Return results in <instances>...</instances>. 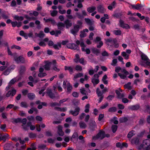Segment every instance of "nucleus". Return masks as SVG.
I'll return each instance as SVG.
<instances>
[{
	"mask_svg": "<svg viewBox=\"0 0 150 150\" xmlns=\"http://www.w3.org/2000/svg\"><path fill=\"white\" fill-rule=\"evenodd\" d=\"M58 29H62L64 27V24L62 23H58L57 24Z\"/></svg>",
	"mask_w": 150,
	"mask_h": 150,
	"instance_id": "23",
	"label": "nucleus"
},
{
	"mask_svg": "<svg viewBox=\"0 0 150 150\" xmlns=\"http://www.w3.org/2000/svg\"><path fill=\"white\" fill-rule=\"evenodd\" d=\"M96 9V8L95 7L93 6L88 8L87 9V11L89 13H92Z\"/></svg>",
	"mask_w": 150,
	"mask_h": 150,
	"instance_id": "28",
	"label": "nucleus"
},
{
	"mask_svg": "<svg viewBox=\"0 0 150 150\" xmlns=\"http://www.w3.org/2000/svg\"><path fill=\"white\" fill-rule=\"evenodd\" d=\"M76 44L79 45L80 44V46L82 47V51H85L86 54H89L90 53V50L89 49H86V50H85V48L86 47V46L84 44V43L83 42H81L80 43L79 40H77L76 42Z\"/></svg>",
	"mask_w": 150,
	"mask_h": 150,
	"instance_id": "4",
	"label": "nucleus"
},
{
	"mask_svg": "<svg viewBox=\"0 0 150 150\" xmlns=\"http://www.w3.org/2000/svg\"><path fill=\"white\" fill-rule=\"evenodd\" d=\"M47 94L51 98H53L54 97L53 94L52 93L51 91L47 92Z\"/></svg>",
	"mask_w": 150,
	"mask_h": 150,
	"instance_id": "63",
	"label": "nucleus"
},
{
	"mask_svg": "<svg viewBox=\"0 0 150 150\" xmlns=\"http://www.w3.org/2000/svg\"><path fill=\"white\" fill-rule=\"evenodd\" d=\"M16 93V91L14 89H13L11 91H9L6 94V96L8 97L10 96H13Z\"/></svg>",
	"mask_w": 150,
	"mask_h": 150,
	"instance_id": "16",
	"label": "nucleus"
},
{
	"mask_svg": "<svg viewBox=\"0 0 150 150\" xmlns=\"http://www.w3.org/2000/svg\"><path fill=\"white\" fill-rule=\"evenodd\" d=\"M76 58L74 59V62H79V54H77L76 55Z\"/></svg>",
	"mask_w": 150,
	"mask_h": 150,
	"instance_id": "57",
	"label": "nucleus"
},
{
	"mask_svg": "<svg viewBox=\"0 0 150 150\" xmlns=\"http://www.w3.org/2000/svg\"><path fill=\"white\" fill-rule=\"evenodd\" d=\"M12 26L13 27L17 26L18 27H20L21 25V23L20 22H13L11 23Z\"/></svg>",
	"mask_w": 150,
	"mask_h": 150,
	"instance_id": "20",
	"label": "nucleus"
},
{
	"mask_svg": "<svg viewBox=\"0 0 150 150\" xmlns=\"http://www.w3.org/2000/svg\"><path fill=\"white\" fill-rule=\"evenodd\" d=\"M109 135L107 134L105 136L104 134V132L103 131L101 130L98 134L96 136L93 137V139L95 140L98 139H102L105 137H109Z\"/></svg>",
	"mask_w": 150,
	"mask_h": 150,
	"instance_id": "3",
	"label": "nucleus"
},
{
	"mask_svg": "<svg viewBox=\"0 0 150 150\" xmlns=\"http://www.w3.org/2000/svg\"><path fill=\"white\" fill-rule=\"evenodd\" d=\"M67 47L69 48L74 50H78L79 49L78 46L74 44H68L67 45Z\"/></svg>",
	"mask_w": 150,
	"mask_h": 150,
	"instance_id": "9",
	"label": "nucleus"
},
{
	"mask_svg": "<svg viewBox=\"0 0 150 150\" xmlns=\"http://www.w3.org/2000/svg\"><path fill=\"white\" fill-rule=\"evenodd\" d=\"M90 106L89 104L86 105L85 107V110H84L85 112L87 113L89 112Z\"/></svg>",
	"mask_w": 150,
	"mask_h": 150,
	"instance_id": "42",
	"label": "nucleus"
},
{
	"mask_svg": "<svg viewBox=\"0 0 150 150\" xmlns=\"http://www.w3.org/2000/svg\"><path fill=\"white\" fill-rule=\"evenodd\" d=\"M21 106L22 107L26 108L28 105L25 102H22L21 103Z\"/></svg>",
	"mask_w": 150,
	"mask_h": 150,
	"instance_id": "55",
	"label": "nucleus"
},
{
	"mask_svg": "<svg viewBox=\"0 0 150 150\" xmlns=\"http://www.w3.org/2000/svg\"><path fill=\"white\" fill-rule=\"evenodd\" d=\"M96 93L98 96H102L103 93H102L100 91L99 88H97L96 90Z\"/></svg>",
	"mask_w": 150,
	"mask_h": 150,
	"instance_id": "46",
	"label": "nucleus"
},
{
	"mask_svg": "<svg viewBox=\"0 0 150 150\" xmlns=\"http://www.w3.org/2000/svg\"><path fill=\"white\" fill-rule=\"evenodd\" d=\"M78 137V135L77 133H75L72 136L71 140L72 141L73 138H77Z\"/></svg>",
	"mask_w": 150,
	"mask_h": 150,
	"instance_id": "61",
	"label": "nucleus"
},
{
	"mask_svg": "<svg viewBox=\"0 0 150 150\" xmlns=\"http://www.w3.org/2000/svg\"><path fill=\"white\" fill-rule=\"evenodd\" d=\"M46 75H47V74L45 73H44L43 72H40V73L38 74V76L39 77H42L45 76H46Z\"/></svg>",
	"mask_w": 150,
	"mask_h": 150,
	"instance_id": "54",
	"label": "nucleus"
},
{
	"mask_svg": "<svg viewBox=\"0 0 150 150\" xmlns=\"http://www.w3.org/2000/svg\"><path fill=\"white\" fill-rule=\"evenodd\" d=\"M14 18L15 20L20 21H22L23 19V18L22 16H15Z\"/></svg>",
	"mask_w": 150,
	"mask_h": 150,
	"instance_id": "35",
	"label": "nucleus"
},
{
	"mask_svg": "<svg viewBox=\"0 0 150 150\" xmlns=\"http://www.w3.org/2000/svg\"><path fill=\"white\" fill-rule=\"evenodd\" d=\"M64 23L65 24L67 28H68L72 25V23H70L68 20L65 21Z\"/></svg>",
	"mask_w": 150,
	"mask_h": 150,
	"instance_id": "24",
	"label": "nucleus"
},
{
	"mask_svg": "<svg viewBox=\"0 0 150 150\" xmlns=\"http://www.w3.org/2000/svg\"><path fill=\"white\" fill-rule=\"evenodd\" d=\"M115 71L118 73V76L122 79H125L127 75L129 74L128 72L125 69H122L120 67L115 68Z\"/></svg>",
	"mask_w": 150,
	"mask_h": 150,
	"instance_id": "1",
	"label": "nucleus"
},
{
	"mask_svg": "<svg viewBox=\"0 0 150 150\" xmlns=\"http://www.w3.org/2000/svg\"><path fill=\"white\" fill-rule=\"evenodd\" d=\"M107 79V76L106 75H105L103 76L102 79V81H103V83L105 84H107L108 83V81L106 79Z\"/></svg>",
	"mask_w": 150,
	"mask_h": 150,
	"instance_id": "36",
	"label": "nucleus"
},
{
	"mask_svg": "<svg viewBox=\"0 0 150 150\" xmlns=\"http://www.w3.org/2000/svg\"><path fill=\"white\" fill-rule=\"evenodd\" d=\"M142 59L144 62L145 64L150 67V60L145 54H142L141 55Z\"/></svg>",
	"mask_w": 150,
	"mask_h": 150,
	"instance_id": "5",
	"label": "nucleus"
},
{
	"mask_svg": "<svg viewBox=\"0 0 150 150\" xmlns=\"http://www.w3.org/2000/svg\"><path fill=\"white\" fill-rule=\"evenodd\" d=\"M11 48L13 49V48H15L17 49L20 50L21 49L20 47L19 46H18L15 45H13L11 47Z\"/></svg>",
	"mask_w": 150,
	"mask_h": 150,
	"instance_id": "62",
	"label": "nucleus"
},
{
	"mask_svg": "<svg viewBox=\"0 0 150 150\" xmlns=\"http://www.w3.org/2000/svg\"><path fill=\"white\" fill-rule=\"evenodd\" d=\"M127 120V117H124L120 118V121L121 122H126Z\"/></svg>",
	"mask_w": 150,
	"mask_h": 150,
	"instance_id": "47",
	"label": "nucleus"
},
{
	"mask_svg": "<svg viewBox=\"0 0 150 150\" xmlns=\"http://www.w3.org/2000/svg\"><path fill=\"white\" fill-rule=\"evenodd\" d=\"M16 54H13V55L14 56V59L15 61H16L17 63L21 62L23 63L25 62V60L23 57L21 56H20L18 57H16L15 56L16 55Z\"/></svg>",
	"mask_w": 150,
	"mask_h": 150,
	"instance_id": "7",
	"label": "nucleus"
},
{
	"mask_svg": "<svg viewBox=\"0 0 150 150\" xmlns=\"http://www.w3.org/2000/svg\"><path fill=\"white\" fill-rule=\"evenodd\" d=\"M38 14V12L36 11H34L33 13H30L29 15L30 16H32L33 15H34L35 16H37Z\"/></svg>",
	"mask_w": 150,
	"mask_h": 150,
	"instance_id": "58",
	"label": "nucleus"
},
{
	"mask_svg": "<svg viewBox=\"0 0 150 150\" xmlns=\"http://www.w3.org/2000/svg\"><path fill=\"white\" fill-rule=\"evenodd\" d=\"M139 140L137 138H134L132 139L131 141V143L133 144H138Z\"/></svg>",
	"mask_w": 150,
	"mask_h": 150,
	"instance_id": "25",
	"label": "nucleus"
},
{
	"mask_svg": "<svg viewBox=\"0 0 150 150\" xmlns=\"http://www.w3.org/2000/svg\"><path fill=\"white\" fill-rule=\"evenodd\" d=\"M112 132H115L117 130V126L116 125H113L112 127Z\"/></svg>",
	"mask_w": 150,
	"mask_h": 150,
	"instance_id": "53",
	"label": "nucleus"
},
{
	"mask_svg": "<svg viewBox=\"0 0 150 150\" xmlns=\"http://www.w3.org/2000/svg\"><path fill=\"white\" fill-rule=\"evenodd\" d=\"M99 77L98 74H96L94 75L93 78L92 79V82L94 85H95L98 83L99 80L98 78Z\"/></svg>",
	"mask_w": 150,
	"mask_h": 150,
	"instance_id": "8",
	"label": "nucleus"
},
{
	"mask_svg": "<svg viewBox=\"0 0 150 150\" xmlns=\"http://www.w3.org/2000/svg\"><path fill=\"white\" fill-rule=\"evenodd\" d=\"M120 26L123 28L128 29L130 28L129 26L128 25L124 23L123 21L122 20L120 21Z\"/></svg>",
	"mask_w": 150,
	"mask_h": 150,
	"instance_id": "10",
	"label": "nucleus"
},
{
	"mask_svg": "<svg viewBox=\"0 0 150 150\" xmlns=\"http://www.w3.org/2000/svg\"><path fill=\"white\" fill-rule=\"evenodd\" d=\"M44 20L46 22H47L49 21L50 22H51V23L53 25H54L56 23L55 21L54 20L51 18L45 20V18H44Z\"/></svg>",
	"mask_w": 150,
	"mask_h": 150,
	"instance_id": "29",
	"label": "nucleus"
},
{
	"mask_svg": "<svg viewBox=\"0 0 150 150\" xmlns=\"http://www.w3.org/2000/svg\"><path fill=\"white\" fill-rule=\"evenodd\" d=\"M10 71L9 69L8 68L4 71V74L5 75H7L9 74Z\"/></svg>",
	"mask_w": 150,
	"mask_h": 150,
	"instance_id": "56",
	"label": "nucleus"
},
{
	"mask_svg": "<svg viewBox=\"0 0 150 150\" xmlns=\"http://www.w3.org/2000/svg\"><path fill=\"white\" fill-rule=\"evenodd\" d=\"M57 63L56 60H53L52 61V64L53 66V69L54 71H58L60 69L57 67Z\"/></svg>",
	"mask_w": 150,
	"mask_h": 150,
	"instance_id": "13",
	"label": "nucleus"
},
{
	"mask_svg": "<svg viewBox=\"0 0 150 150\" xmlns=\"http://www.w3.org/2000/svg\"><path fill=\"white\" fill-rule=\"evenodd\" d=\"M134 134V131H132L129 132L127 135V137L128 138H131Z\"/></svg>",
	"mask_w": 150,
	"mask_h": 150,
	"instance_id": "40",
	"label": "nucleus"
},
{
	"mask_svg": "<svg viewBox=\"0 0 150 150\" xmlns=\"http://www.w3.org/2000/svg\"><path fill=\"white\" fill-rule=\"evenodd\" d=\"M58 13L57 11L54 10L52 11H51V14L52 16H55L57 15Z\"/></svg>",
	"mask_w": 150,
	"mask_h": 150,
	"instance_id": "43",
	"label": "nucleus"
},
{
	"mask_svg": "<svg viewBox=\"0 0 150 150\" xmlns=\"http://www.w3.org/2000/svg\"><path fill=\"white\" fill-rule=\"evenodd\" d=\"M125 88L126 89H127L129 90L131 89V83L129 82L127 84H125L124 86Z\"/></svg>",
	"mask_w": 150,
	"mask_h": 150,
	"instance_id": "31",
	"label": "nucleus"
},
{
	"mask_svg": "<svg viewBox=\"0 0 150 150\" xmlns=\"http://www.w3.org/2000/svg\"><path fill=\"white\" fill-rule=\"evenodd\" d=\"M139 108V106L138 105L132 106L130 107V108L132 110H137Z\"/></svg>",
	"mask_w": 150,
	"mask_h": 150,
	"instance_id": "33",
	"label": "nucleus"
},
{
	"mask_svg": "<svg viewBox=\"0 0 150 150\" xmlns=\"http://www.w3.org/2000/svg\"><path fill=\"white\" fill-rule=\"evenodd\" d=\"M138 150H150V140L146 139L144 140L142 145L138 148Z\"/></svg>",
	"mask_w": 150,
	"mask_h": 150,
	"instance_id": "2",
	"label": "nucleus"
},
{
	"mask_svg": "<svg viewBox=\"0 0 150 150\" xmlns=\"http://www.w3.org/2000/svg\"><path fill=\"white\" fill-rule=\"evenodd\" d=\"M131 6L132 8L137 10L140 9L141 7V6L139 4H137L136 5H132Z\"/></svg>",
	"mask_w": 150,
	"mask_h": 150,
	"instance_id": "26",
	"label": "nucleus"
},
{
	"mask_svg": "<svg viewBox=\"0 0 150 150\" xmlns=\"http://www.w3.org/2000/svg\"><path fill=\"white\" fill-rule=\"evenodd\" d=\"M80 27V26L78 25H75L74 29L71 30V33L73 35H75L76 33L78 31Z\"/></svg>",
	"mask_w": 150,
	"mask_h": 150,
	"instance_id": "11",
	"label": "nucleus"
},
{
	"mask_svg": "<svg viewBox=\"0 0 150 150\" xmlns=\"http://www.w3.org/2000/svg\"><path fill=\"white\" fill-rule=\"evenodd\" d=\"M35 35L40 38H43L45 36V34L42 31H40L39 34L36 33Z\"/></svg>",
	"mask_w": 150,
	"mask_h": 150,
	"instance_id": "32",
	"label": "nucleus"
},
{
	"mask_svg": "<svg viewBox=\"0 0 150 150\" xmlns=\"http://www.w3.org/2000/svg\"><path fill=\"white\" fill-rule=\"evenodd\" d=\"M57 132L60 136H62L64 135V133L62 130V127L61 126L59 125L58 126Z\"/></svg>",
	"mask_w": 150,
	"mask_h": 150,
	"instance_id": "18",
	"label": "nucleus"
},
{
	"mask_svg": "<svg viewBox=\"0 0 150 150\" xmlns=\"http://www.w3.org/2000/svg\"><path fill=\"white\" fill-rule=\"evenodd\" d=\"M83 75V74L81 73H78L76 75H75L74 76V79L75 80V79L78 78H79L82 76Z\"/></svg>",
	"mask_w": 150,
	"mask_h": 150,
	"instance_id": "37",
	"label": "nucleus"
},
{
	"mask_svg": "<svg viewBox=\"0 0 150 150\" xmlns=\"http://www.w3.org/2000/svg\"><path fill=\"white\" fill-rule=\"evenodd\" d=\"M45 64L44 66L45 69L47 70H48L50 69V65L52 64V63L49 61H45Z\"/></svg>",
	"mask_w": 150,
	"mask_h": 150,
	"instance_id": "12",
	"label": "nucleus"
},
{
	"mask_svg": "<svg viewBox=\"0 0 150 150\" xmlns=\"http://www.w3.org/2000/svg\"><path fill=\"white\" fill-rule=\"evenodd\" d=\"M122 92V90L120 88H119L118 90L116 91V93L118 98H121L124 96L123 94H121L120 92Z\"/></svg>",
	"mask_w": 150,
	"mask_h": 150,
	"instance_id": "15",
	"label": "nucleus"
},
{
	"mask_svg": "<svg viewBox=\"0 0 150 150\" xmlns=\"http://www.w3.org/2000/svg\"><path fill=\"white\" fill-rule=\"evenodd\" d=\"M28 97L30 99H33L35 97V95L32 93H29L28 94Z\"/></svg>",
	"mask_w": 150,
	"mask_h": 150,
	"instance_id": "39",
	"label": "nucleus"
},
{
	"mask_svg": "<svg viewBox=\"0 0 150 150\" xmlns=\"http://www.w3.org/2000/svg\"><path fill=\"white\" fill-rule=\"evenodd\" d=\"M83 0H78V1H77L76 0H74V3H76L77 1L78 3L77 7L79 8H81L83 7V5L81 3V2H83Z\"/></svg>",
	"mask_w": 150,
	"mask_h": 150,
	"instance_id": "19",
	"label": "nucleus"
},
{
	"mask_svg": "<svg viewBox=\"0 0 150 150\" xmlns=\"http://www.w3.org/2000/svg\"><path fill=\"white\" fill-rule=\"evenodd\" d=\"M80 126L81 128H85L86 127V124L83 122H81L79 123Z\"/></svg>",
	"mask_w": 150,
	"mask_h": 150,
	"instance_id": "48",
	"label": "nucleus"
},
{
	"mask_svg": "<svg viewBox=\"0 0 150 150\" xmlns=\"http://www.w3.org/2000/svg\"><path fill=\"white\" fill-rule=\"evenodd\" d=\"M98 11L100 13H103L105 11L104 8L101 6H99L98 8Z\"/></svg>",
	"mask_w": 150,
	"mask_h": 150,
	"instance_id": "30",
	"label": "nucleus"
},
{
	"mask_svg": "<svg viewBox=\"0 0 150 150\" xmlns=\"http://www.w3.org/2000/svg\"><path fill=\"white\" fill-rule=\"evenodd\" d=\"M108 105V104L107 103H105L104 105H102L100 108L101 109H105L106 108Z\"/></svg>",
	"mask_w": 150,
	"mask_h": 150,
	"instance_id": "60",
	"label": "nucleus"
},
{
	"mask_svg": "<svg viewBox=\"0 0 150 150\" xmlns=\"http://www.w3.org/2000/svg\"><path fill=\"white\" fill-rule=\"evenodd\" d=\"M116 108L115 107H113L110 108L109 110L108 111L110 112H114L116 111Z\"/></svg>",
	"mask_w": 150,
	"mask_h": 150,
	"instance_id": "51",
	"label": "nucleus"
},
{
	"mask_svg": "<svg viewBox=\"0 0 150 150\" xmlns=\"http://www.w3.org/2000/svg\"><path fill=\"white\" fill-rule=\"evenodd\" d=\"M121 55L126 59H127L129 58V54H127L125 52H122Z\"/></svg>",
	"mask_w": 150,
	"mask_h": 150,
	"instance_id": "21",
	"label": "nucleus"
},
{
	"mask_svg": "<svg viewBox=\"0 0 150 150\" xmlns=\"http://www.w3.org/2000/svg\"><path fill=\"white\" fill-rule=\"evenodd\" d=\"M79 108L77 107L75 109L74 111H70V112L73 115L76 116L77 115L79 114Z\"/></svg>",
	"mask_w": 150,
	"mask_h": 150,
	"instance_id": "17",
	"label": "nucleus"
},
{
	"mask_svg": "<svg viewBox=\"0 0 150 150\" xmlns=\"http://www.w3.org/2000/svg\"><path fill=\"white\" fill-rule=\"evenodd\" d=\"M111 121L115 124H117L118 123V121L117 120V118L116 117H114L111 120Z\"/></svg>",
	"mask_w": 150,
	"mask_h": 150,
	"instance_id": "52",
	"label": "nucleus"
},
{
	"mask_svg": "<svg viewBox=\"0 0 150 150\" xmlns=\"http://www.w3.org/2000/svg\"><path fill=\"white\" fill-rule=\"evenodd\" d=\"M82 67L79 65H76L75 67V69L77 71H81L82 70Z\"/></svg>",
	"mask_w": 150,
	"mask_h": 150,
	"instance_id": "50",
	"label": "nucleus"
},
{
	"mask_svg": "<svg viewBox=\"0 0 150 150\" xmlns=\"http://www.w3.org/2000/svg\"><path fill=\"white\" fill-rule=\"evenodd\" d=\"M86 34L84 32V31H82L81 32V34L80 36L81 38L84 37L86 36Z\"/></svg>",
	"mask_w": 150,
	"mask_h": 150,
	"instance_id": "59",
	"label": "nucleus"
},
{
	"mask_svg": "<svg viewBox=\"0 0 150 150\" xmlns=\"http://www.w3.org/2000/svg\"><path fill=\"white\" fill-rule=\"evenodd\" d=\"M53 47L55 49H59L61 47V45L60 44H58L57 45H53Z\"/></svg>",
	"mask_w": 150,
	"mask_h": 150,
	"instance_id": "49",
	"label": "nucleus"
},
{
	"mask_svg": "<svg viewBox=\"0 0 150 150\" xmlns=\"http://www.w3.org/2000/svg\"><path fill=\"white\" fill-rule=\"evenodd\" d=\"M114 34L116 35H120L121 34V31L120 30H114L113 31Z\"/></svg>",
	"mask_w": 150,
	"mask_h": 150,
	"instance_id": "34",
	"label": "nucleus"
},
{
	"mask_svg": "<svg viewBox=\"0 0 150 150\" xmlns=\"http://www.w3.org/2000/svg\"><path fill=\"white\" fill-rule=\"evenodd\" d=\"M64 69L65 70H68L71 74H72L73 73V68L71 67L65 66L64 67Z\"/></svg>",
	"mask_w": 150,
	"mask_h": 150,
	"instance_id": "22",
	"label": "nucleus"
},
{
	"mask_svg": "<svg viewBox=\"0 0 150 150\" xmlns=\"http://www.w3.org/2000/svg\"><path fill=\"white\" fill-rule=\"evenodd\" d=\"M85 20L86 22L88 24L90 25L92 24L93 21H91L90 19L88 18H85Z\"/></svg>",
	"mask_w": 150,
	"mask_h": 150,
	"instance_id": "45",
	"label": "nucleus"
},
{
	"mask_svg": "<svg viewBox=\"0 0 150 150\" xmlns=\"http://www.w3.org/2000/svg\"><path fill=\"white\" fill-rule=\"evenodd\" d=\"M115 2L113 1L111 5H110L108 7V9L110 10H112L113 8L115 7Z\"/></svg>",
	"mask_w": 150,
	"mask_h": 150,
	"instance_id": "41",
	"label": "nucleus"
},
{
	"mask_svg": "<svg viewBox=\"0 0 150 150\" xmlns=\"http://www.w3.org/2000/svg\"><path fill=\"white\" fill-rule=\"evenodd\" d=\"M72 95L75 97H77L79 96V93L77 92H74L72 93Z\"/></svg>",
	"mask_w": 150,
	"mask_h": 150,
	"instance_id": "64",
	"label": "nucleus"
},
{
	"mask_svg": "<svg viewBox=\"0 0 150 150\" xmlns=\"http://www.w3.org/2000/svg\"><path fill=\"white\" fill-rule=\"evenodd\" d=\"M80 91L81 93L83 95H86L87 93V92L84 88L81 89Z\"/></svg>",
	"mask_w": 150,
	"mask_h": 150,
	"instance_id": "44",
	"label": "nucleus"
},
{
	"mask_svg": "<svg viewBox=\"0 0 150 150\" xmlns=\"http://www.w3.org/2000/svg\"><path fill=\"white\" fill-rule=\"evenodd\" d=\"M67 83V92L70 93L72 89V87L70 83L68 82L67 81H64L63 83V87L64 88H65L66 87V83Z\"/></svg>",
	"mask_w": 150,
	"mask_h": 150,
	"instance_id": "6",
	"label": "nucleus"
},
{
	"mask_svg": "<svg viewBox=\"0 0 150 150\" xmlns=\"http://www.w3.org/2000/svg\"><path fill=\"white\" fill-rule=\"evenodd\" d=\"M79 62L83 65H84L86 64V62L84 60L83 58H81L79 59Z\"/></svg>",
	"mask_w": 150,
	"mask_h": 150,
	"instance_id": "38",
	"label": "nucleus"
},
{
	"mask_svg": "<svg viewBox=\"0 0 150 150\" xmlns=\"http://www.w3.org/2000/svg\"><path fill=\"white\" fill-rule=\"evenodd\" d=\"M20 80V79H19L18 77H17L16 78H14L12 79L10 82L9 83V85L8 86V87L6 88L8 90L9 88L10 85L11 84H13L15 82H17Z\"/></svg>",
	"mask_w": 150,
	"mask_h": 150,
	"instance_id": "14",
	"label": "nucleus"
},
{
	"mask_svg": "<svg viewBox=\"0 0 150 150\" xmlns=\"http://www.w3.org/2000/svg\"><path fill=\"white\" fill-rule=\"evenodd\" d=\"M42 128H44L45 127V125L44 124H42L40 126L38 125H36V128L37 130L38 131H40V127Z\"/></svg>",
	"mask_w": 150,
	"mask_h": 150,
	"instance_id": "27",
	"label": "nucleus"
}]
</instances>
